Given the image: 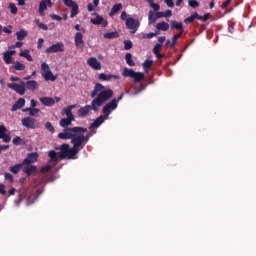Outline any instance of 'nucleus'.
I'll return each mask as SVG.
<instances>
[{
    "label": "nucleus",
    "mask_w": 256,
    "mask_h": 256,
    "mask_svg": "<svg viewBox=\"0 0 256 256\" xmlns=\"http://www.w3.org/2000/svg\"><path fill=\"white\" fill-rule=\"evenodd\" d=\"M90 97L93 99L91 104L78 109V117H87L91 111H99V108L103 107L104 103L113 98V90L111 88L107 89L101 83H96L90 93Z\"/></svg>",
    "instance_id": "obj_1"
},
{
    "label": "nucleus",
    "mask_w": 256,
    "mask_h": 256,
    "mask_svg": "<svg viewBox=\"0 0 256 256\" xmlns=\"http://www.w3.org/2000/svg\"><path fill=\"white\" fill-rule=\"evenodd\" d=\"M73 147L70 148L69 144H62L60 147H56L59 152L60 159H77V153L81 151L79 144L75 142V139L71 141Z\"/></svg>",
    "instance_id": "obj_2"
},
{
    "label": "nucleus",
    "mask_w": 256,
    "mask_h": 256,
    "mask_svg": "<svg viewBox=\"0 0 256 256\" xmlns=\"http://www.w3.org/2000/svg\"><path fill=\"white\" fill-rule=\"evenodd\" d=\"M78 133H87V128L81 126L66 128L63 132H60L58 134V138L71 139V141H73V139H77Z\"/></svg>",
    "instance_id": "obj_3"
},
{
    "label": "nucleus",
    "mask_w": 256,
    "mask_h": 256,
    "mask_svg": "<svg viewBox=\"0 0 256 256\" xmlns=\"http://www.w3.org/2000/svg\"><path fill=\"white\" fill-rule=\"evenodd\" d=\"M122 75L123 77H130L131 79H134V83H139L145 79V74L143 72H135L130 68H124Z\"/></svg>",
    "instance_id": "obj_4"
},
{
    "label": "nucleus",
    "mask_w": 256,
    "mask_h": 256,
    "mask_svg": "<svg viewBox=\"0 0 256 256\" xmlns=\"http://www.w3.org/2000/svg\"><path fill=\"white\" fill-rule=\"evenodd\" d=\"M95 133H97V131H90L87 133V135H83V133H78L76 139H74V142L78 144L81 150L85 147L86 143H89V139H91V137H93Z\"/></svg>",
    "instance_id": "obj_5"
},
{
    "label": "nucleus",
    "mask_w": 256,
    "mask_h": 256,
    "mask_svg": "<svg viewBox=\"0 0 256 256\" xmlns=\"http://www.w3.org/2000/svg\"><path fill=\"white\" fill-rule=\"evenodd\" d=\"M117 107H119L117 99H112L110 102L106 103L102 108L105 119H109V115L113 113Z\"/></svg>",
    "instance_id": "obj_6"
},
{
    "label": "nucleus",
    "mask_w": 256,
    "mask_h": 256,
    "mask_svg": "<svg viewBox=\"0 0 256 256\" xmlns=\"http://www.w3.org/2000/svg\"><path fill=\"white\" fill-rule=\"evenodd\" d=\"M41 75L45 79V81L57 80V76L53 75V72H51V68H49V64L45 62L41 64Z\"/></svg>",
    "instance_id": "obj_7"
},
{
    "label": "nucleus",
    "mask_w": 256,
    "mask_h": 256,
    "mask_svg": "<svg viewBox=\"0 0 256 256\" xmlns=\"http://www.w3.org/2000/svg\"><path fill=\"white\" fill-rule=\"evenodd\" d=\"M126 27L130 30V33L132 35H135L137 31H139V27H141V22H139L138 19H135L133 17H130L126 19Z\"/></svg>",
    "instance_id": "obj_8"
},
{
    "label": "nucleus",
    "mask_w": 256,
    "mask_h": 256,
    "mask_svg": "<svg viewBox=\"0 0 256 256\" xmlns=\"http://www.w3.org/2000/svg\"><path fill=\"white\" fill-rule=\"evenodd\" d=\"M64 5L66 7H69L71 9L70 17L73 19V17H77L79 15V5L76 4L73 0H62Z\"/></svg>",
    "instance_id": "obj_9"
},
{
    "label": "nucleus",
    "mask_w": 256,
    "mask_h": 256,
    "mask_svg": "<svg viewBox=\"0 0 256 256\" xmlns=\"http://www.w3.org/2000/svg\"><path fill=\"white\" fill-rule=\"evenodd\" d=\"M8 89H12L18 95H25V82L21 81L20 84L17 83H9L7 84Z\"/></svg>",
    "instance_id": "obj_10"
},
{
    "label": "nucleus",
    "mask_w": 256,
    "mask_h": 256,
    "mask_svg": "<svg viewBox=\"0 0 256 256\" xmlns=\"http://www.w3.org/2000/svg\"><path fill=\"white\" fill-rule=\"evenodd\" d=\"M22 125L23 127H26V129H37V127H39V125L37 124V119L33 117L23 118Z\"/></svg>",
    "instance_id": "obj_11"
},
{
    "label": "nucleus",
    "mask_w": 256,
    "mask_h": 256,
    "mask_svg": "<svg viewBox=\"0 0 256 256\" xmlns=\"http://www.w3.org/2000/svg\"><path fill=\"white\" fill-rule=\"evenodd\" d=\"M63 51H65V44L63 42L53 44L46 49V53H63Z\"/></svg>",
    "instance_id": "obj_12"
},
{
    "label": "nucleus",
    "mask_w": 256,
    "mask_h": 256,
    "mask_svg": "<svg viewBox=\"0 0 256 256\" xmlns=\"http://www.w3.org/2000/svg\"><path fill=\"white\" fill-rule=\"evenodd\" d=\"M37 159H39V153H28L27 157L23 160L22 163L23 165H31L32 163H37Z\"/></svg>",
    "instance_id": "obj_13"
},
{
    "label": "nucleus",
    "mask_w": 256,
    "mask_h": 256,
    "mask_svg": "<svg viewBox=\"0 0 256 256\" xmlns=\"http://www.w3.org/2000/svg\"><path fill=\"white\" fill-rule=\"evenodd\" d=\"M47 7H53V2H51V0H42L38 8V11L41 17L45 15V11H47Z\"/></svg>",
    "instance_id": "obj_14"
},
{
    "label": "nucleus",
    "mask_w": 256,
    "mask_h": 256,
    "mask_svg": "<svg viewBox=\"0 0 256 256\" xmlns=\"http://www.w3.org/2000/svg\"><path fill=\"white\" fill-rule=\"evenodd\" d=\"M87 65L94 69V71H101V62L97 61V58L95 57L88 58Z\"/></svg>",
    "instance_id": "obj_15"
},
{
    "label": "nucleus",
    "mask_w": 256,
    "mask_h": 256,
    "mask_svg": "<svg viewBox=\"0 0 256 256\" xmlns=\"http://www.w3.org/2000/svg\"><path fill=\"white\" fill-rule=\"evenodd\" d=\"M74 43L77 49L85 47V41H83V33L77 32L74 36Z\"/></svg>",
    "instance_id": "obj_16"
},
{
    "label": "nucleus",
    "mask_w": 256,
    "mask_h": 256,
    "mask_svg": "<svg viewBox=\"0 0 256 256\" xmlns=\"http://www.w3.org/2000/svg\"><path fill=\"white\" fill-rule=\"evenodd\" d=\"M77 106L75 104L69 105L66 108H63L62 115H66V118L68 119H74L75 115H73V109H75Z\"/></svg>",
    "instance_id": "obj_17"
},
{
    "label": "nucleus",
    "mask_w": 256,
    "mask_h": 256,
    "mask_svg": "<svg viewBox=\"0 0 256 256\" xmlns=\"http://www.w3.org/2000/svg\"><path fill=\"white\" fill-rule=\"evenodd\" d=\"M0 139H2L4 143L11 142V136L7 135V128L5 125H0Z\"/></svg>",
    "instance_id": "obj_18"
},
{
    "label": "nucleus",
    "mask_w": 256,
    "mask_h": 256,
    "mask_svg": "<svg viewBox=\"0 0 256 256\" xmlns=\"http://www.w3.org/2000/svg\"><path fill=\"white\" fill-rule=\"evenodd\" d=\"M106 119L105 116L101 115L98 118L94 120L92 124H90L89 129H97L98 127H101L103 123H105Z\"/></svg>",
    "instance_id": "obj_19"
},
{
    "label": "nucleus",
    "mask_w": 256,
    "mask_h": 256,
    "mask_svg": "<svg viewBox=\"0 0 256 256\" xmlns=\"http://www.w3.org/2000/svg\"><path fill=\"white\" fill-rule=\"evenodd\" d=\"M90 23H92V25H102V27H107L108 25L107 20H104L103 17L99 15H97L95 18H92Z\"/></svg>",
    "instance_id": "obj_20"
},
{
    "label": "nucleus",
    "mask_w": 256,
    "mask_h": 256,
    "mask_svg": "<svg viewBox=\"0 0 256 256\" xmlns=\"http://www.w3.org/2000/svg\"><path fill=\"white\" fill-rule=\"evenodd\" d=\"M13 55H15L14 50H8L3 53V60L6 65H11V61H13Z\"/></svg>",
    "instance_id": "obj_21"
},
{
    "label": "nucleus",
    "mask_w": 256,
    "mask_h": 256,
    "mask_svg": "<svg viewBox=\"0 0 256 256\" xmlns=\"http://www.w3.org/2000/svg\"><path fill=\"white\" fill-rule=\"evenodd\" d=\"M40 103H42V105L45 107H53V105H55V99L52 97L44 96L40 98Z\"/></svg>",
    "instance_id": "obj_22"
},
{
    "label": "nucleus",
    "mask_w": 256,
    "mask_h": 256,
    "mask_svg": "<svg viewBox=\"0 0 256 256\" xmlns=\"http://www.w3.org/2000/svg\"><path fill=\"white\" fill-rule=\"evenodd\" d=\"M48 157H50L49 163H59V159H61L59 157V152L57 153L55 150H50L48 152Z\"/></svg>",
    "instance_id": "obj_23"
},
{
    "label": "nucleus",
    "mask_w": 256,
    "mask_h": 256,
    "mask_svg": "<svg viewBox=\"0 0 256 256\" xmlns=\"http://www.w3.org/2000/svg\"><path fill=\"white\" fill-rule=\"evenodd\" d=\"M25 89L28 91H35L39 87V84H37V81L35 80H28L26 83H24Z\"/></svg>",
    "instance_id": "obj_24"
},
{
    "label": "nucleus",
    "mask_w": 256,
    "mask_h": 256,
    "mask_svg": "<svg viewBox=\"0 0 256 256\" xmlns=\"http://www.w3.org/2000/svg\"><path fill=\"white\" fill-rule=\"evenodd\" d=\"M98 79H100V81H111V79H120L119 75H113V74H105V73H100L98 76Z\"/></svg>",
    "instance_id": "obj_25"
},
{
    "label": "nucleus",
    "mask_w": 256,
    "mask_h": 256,
    "mask_svg": "<svg viewBox=\"0 0 256 256\" xmlns=\"http://www.w3.org/2000/svg\"><path fill=\"white\" fill-rule=\"evenodd\" d=\"M25 107V98H19L12 106L11 111H17Z\"/></svg>",
    "instance_id": "obj_26"
},
{
    "label": "nucleus",
    "mask_w": 256,
    "mask_h": 256,
    "mask_svg": "<svg viewBox=\"0 0 256 256\" xmlns=\"http://www.w3.org/2000/svg\"><path fill=\"white\" fill-rule=\"evenodd\" d=\"M75 121L73 118H62L59 122L60 127H63V129H68L69 125Z\"/></svg>",
    "instance_id": "obj_27"
},
{
    "label": "nucleus",
    "mask_w": 256,
    "mask_h": 256,
    "mask_svg": "<svg viewBox=\"0 0 256 256\" xmlns=\"http://www.w3.org/2000/svg\"><path fill=\"white\" fill-rule=\"evenodd\" d=\"M121 9H123V4L121 3L115 4L110 11V14H109L110 17H113V15H116V13H119Z\"/></svg>",
    "instance_id": "obj_28"
},
{
    "label": "nucleus",
    "mask_w": 256,
    "mask_h": 256,
    "mask_svg": "<svg viewBox=\"0 0 256 256\" xmlns=\"http://www.w3.org/2000/svg\"><path fill=\"white\" fill-rule=\"evenodd\" d=\"M158 31H169V23L162 21L156 25Z\"/></svg>",
    "instance_id": "obj_29"
},
{
    "label": "nucleus",
    "mask_w": 256,
    "mask_h": 256,
    "mask_svg": "<svg viewBox=\"0 0 256 256\" xmlns=\"http://www.w3.org/2000/svg\"><path fill=\"white\" fill-rule=\"evenodd\" d=\"M125 61L129 67H135V61H133V55L131 53H126Z\"/></svg>",
    "instance_id": "obj_30"
},
{
    "label": "nucleus",
    "mask_w": 256,
    "mask_h": 256,
    "mask_svg": "<svg viewBox=\"0 0 256 256\" xmlns=\"http://www.w3.org/2000/svg\"><path fill=\"white\" fill-rule=\"evenodd\" d=\"M155 21H157V14H155L153 10H150L148 14L149 25H152V23H155Z\"/></svg>",
    "instance_id": "obj_31"
},
{
    "label": "nucleus",
    "mask_w": 256,
    "mask_h": 256,
    "mask_svg": "<svg viewBox=\"0 0 256 256\" xmlns=\"http://www.w3.org/2000/svg\"><path fill=\"white\" fill-rule=\"evenodd\" d=\"M197 17H199V13L194 12L188 18H186L184 20V23H186V25H189V23H193V21H195V19H197Z\"/></svg>",
    "instance_id": "obj_32"
},
{
    "label": "nucleus",
    "mask_w": 256,
    "mask_h": 256,
    "mask_svg": "<svg viewBox=\"0 0 256 256\" xmlns=\"http://www.w3.org/2000/svg\"><path fill=\"white\" fill-rule=\"evenodd\" d=\"M119 33L117 31L104 33V39H117Z\"/></svg>",
    "instance_id": "obj_33"
},
{
    "label": "nucleus",
    "mask_w": 256,
    "mask_h": 256,
    "mask_svg": "<svg viewBox=\"0 0 256 256\" xmlns=\"http://www.w3.org/2000/svg\"><path fill=\"white\" fill-rule=\"evenodd\" d=\"M12 67L15 69V71H25V64L19 61L14 62Z\"/></svg>",
    "instance_id": "obj_34"
},
{
    "label": "nucleus",
    "mask_w": 256,
    "mask_h": 256,
    "mask_svg": "<svg viewBox=\"0 0 256 256\" xmlns=\"http://www.w3.org/2000/svg\"><path fill=\"white\" fill-rule=\"evenodd\" d=\"M171 28H172V29H178V30H180V31H184V30H183V23L177 22V21H175V20H172V21H171Z\"/></svg>",
    "instance_id": "obj_35"
},
{
    "label": "nucleus",
    "mask_w": 256,
    "mask_h": 256,
    "mask_svg": "<svg viewBox=\"0 0 256 256\" xmlns=\"http://www.w3.org/2000/svg\"><path fill=\"white\" fill-rule=\"evenodd\" d=\"M23 162L21 164H15L14 166L10 167L11 173H14V175H17L19 171H21V168L23 167Z\"/></svg>",
    "instance_id": "obj_36"
},
{
    "label": "nucleus",
    "mask_w": 256,
    "mask_h": 256,
    "mask_svg": "<svg viewBox=\"0 0 256 256\" xmlns=\"http://www.w3.org/2000/svg\"><path fill=\"white\" fill-rule=\"evenodd\" d=\"M19 56L20 57H25V59H27V61H33V57L31 56V54H29V50H24V51H21L19 53Z\"/></svg>",
    "instance_id": "obj_37"
},
{
    "label": "nucleus",
    "mask_w": 256,
    "mask_h": 256,
    "mask_svg": "<svg viewBox=\"0 0 256 256\" xmlns=\"http://www.w3.org/2000/svg\"><path fill=\"white\" fill-rule=\"evenodd\" d=\"M16 37H17L18 41H23V39H25V37H27V31L20 30V31L16 32Z\"/></svg>",
    "instance_id": "obj_38"
},
{
    "label": "nucleus",
    "mask_w": 256,
    "mask_h": 256,
    "mask_svg": "<svg viewBox=\"0 0 256 256\" xmlns=\"http://www.w3.org/2000/svg\"><path fill=\"white\" fill-rule=\"evenodd\" d=\"M183 31H180V33L178 34H175L173 37H172V44H171V47H175V45H177V41H179L181 35H183Z\"/></svg>",
    "instance_id": "obj_39"
},
{
    "label": "nucleus",
    "mask_w": 256,
    "mask_h": 256,
    "mask_svg": "<svg viewBox=\"0 0 256 256\" xmlns=\"http://www.w3.org/2000/svg\"><path fill=\"white\" fill-rule=\"evenodd\" d=\"M26 175H31V173H35V171H37V167L33 166V165H28L25 167L24 169Z\"/></svg>",
    "instance_id": "obj_40"
},
{
    "label": "nucleus",
    "mask_w": 256,
    "mask_h": 256,
    "mask_svg": "<svg viewBox=\"0 0 256 256\" xmlns=\"http://www.w3.org/2000/svg\"><path fill=\"white\" fill-rule=\"evenodd\" d=\"M143 65V69L144 71H149V69H151L152 65H153V60H145Z\"/></svg>",
    "instance_id": "obj_41"
},
{
    "label": "nucleus",
    "mask_w": 256,
    "mask_h": 256,
    "mask_svg": "<svg viewBox=\"0 0 256 256\" xmlns=\"http://www.w3.org/2000/svg\"><path fill=\"white\" fill-rule=\"evenodd\" d=\"M147 3H149L150 7H152V9H154V11H159V9H161V6L157 3H155L154 0H146Z\"/></svg>",
    "instance_id": "obj_42"
},
{
    "label": "nucleus",
    "mask_w": 256,
    "mask_h": 256,
    "mask_svg": "<svg viewBox=\"0 0 256 256\" xmlns=\"http://www.w3.org/2000/svg\"><path fill=\"white\" fill-rule=\"evenodd\" d=\"M37 197H38V195L35 194V193L30 194V195L28 196V198H27V203H28V205H33V202H34V201H37Z\"/></svg>",
    "instance_id": "obj_43"
},
{
    "label": "nucleus",
    "mask_w": 256,
    "mask_h": 256,
    "mask_svg": "<svg viewBox=\"0 0 256 256\" xmlns=\"http://www.w3.org/2000/svg\"><path fill=\"white\" fill-rule=\"evenodd\" d=\"M209 17H211V13H206V14H204L203 16H201V15L198 14L197 19H198L199 21H203V22L205 23L206 21H209Z\"/></svg>",
    "instance_id": "obj_44"
},
{
    "label": "nucleus",
    "mask_w": 256,
    "mask_h": 256,
    "mask_svg": "<svg viewBox=\"0 0 256 256\" xmlns=\"http://www.w3.org/2000/svg\"><path fill=\"white\" fill-rule=\"evenodd\" d=\"M35 23L39 27V29H42L43 31H47V29H49V27L46 24L41 23L39 19H36Z\"/></svg>",
    "instance_id": "obj_45"
},
{
    "label": "nucleus",
    "mask_w": 256,
    "mask_h": 256,
    "mask_svg": "<svg viewBox=\"0 0 256 256\" xmlns=\"http://www.w3.org/2000/svg\"><path fill=\"white\" fill-rule=\"evenodd\" d=\"M124 49L125 51H129V49H133V42H131V40L124 41Z\"/></svg>",
    "instance_id": "obj_46"
},
{
    "label": "nucleus",
    "mask_w": 256,
    "mask_h": 256,
    "mask_svg": "<svg viewBox=\"0 0 256 256\" xmlns=\"http://www.w3.org/2000/svg\"><path fill=\"white\" fill-rule=\"evenodd\" d=\"M45 129H47V131H50L52 134L55 133V127H53V124L51 122L45 123Z\"/></svg>",
    "instance_id": "obj_47"
},
{
    "label": "nucleus",
    "mask_w": 256,
    "mask_h": 256,
    "mask_svg": "<svg viewBox=\"0 0 256 256\" xmlns=\"http://www.w3.org/2000/svg\"><path fill=\"white\" fill-rule=\"evenodd\" d=\"M188 5L189 7H192V9H197V7H199V2L197 0H189Z\"/></svg>",
    "instance_id": "obj_48"
},
{
    "label": "nucleus",
    "mask_w": 256,
    "mask_h": 256,
    "mask_svg": "<svg viewBox=\"0 0 256 256\" xmlns=\"http://www.w3.org/2000/svg\"><path fill=\"white\" fill-rule=\"evenodd\" d=\"M9 9H10V12L12 13V15H17L18 9L14 3L9 4Z\"/></svg>",
    "instance_id": "obj_49"
},
{
    "label": "nucleus",
    "mask_w": 256,
    "mask_h": 256,
    "mask_svg": "<svg viewBox=\"0 0 256 256\" xmlns=\"http://www.w3.org/2000/svg\"><path fill=\"white\" fill-rule=\"evenodd\" d=\"M161 49H163V44L161 43H157L155 44L154 48H153V53H159L161 51Z\"/></svg>",
    "instance_id": "obj_50"
},
{
    "label": "nucleus",
    "mask_w": 256,
    "mask_h": 256,
    "mask_svg": "<svg viewBox=\"0 0 256 256\" xmlns=\"http://www.w3.org/2000/svg\"><path fill=\"white\" fill-rule=\"evenodd\" d=\"M39 110L38 108H31L30 109V112H29V116L30 117H37V114L39 113Z\"/></svg>",
    "instance_id": "obj_51"
},
{
    "label": "nucleus",
    "mask_w": 256,
    "mask_h": 256,
    "mask_svg": "<svg viewBox=\"0 0 256 256\" xmlns=\"http://www.w3.org/2000/svg\"><path fill=\"white\" fill-rule=\"evenodd\" d=\"M153 37H157V32H150L144 34L143 39H153Z\"/></svg>",
    "instance_id": "obj_52"
},
{
    "label": "nucleus",
    "mask_w": 256,
    "mask_h": 256,
    "mask_svg": "<svg viewBox=\"0 0 256 256\" xmlns=\"http://www.w3.org/2000/svg\"><path fill=\"white\" fill-rule=\"evenodd\" d=\"M13 145H21V143H23V139H21V137L16 136L15 138H13L12 140Z\"/></svg>",
    "instance_id": "obj_53"
},
{
    "label": "nucleus",
    "mask_w": 256,
    "mask_h": 256,
    "mask_svg": "<svg viewBox=\"0 0 256 256\" xmlns=\"http://www.w3.org/2000/svg\"><path fill=\"white\" fill-rule=\"evenodd\" d=\"M8 27H9V28L2 26V31H3L4 33H7V35H11V34L13 33V31L11 30V29H13V26L9 25Z\"/></svg>",
    "instance_id": "obj_54"
},
{
    "label": "nucleus",
    "mask_w": 256,
    "mask_h": 256,
    "mask_svg": "<svg viewBox=\"0 0 256 256\" xmlns=\"http://www.w3.org/2000/svg\"><path fill=\"white\" fill-rule=\"evenodd\" d=\"M5 180L9 181V183H13L14 179H13V175H11V173H5L4 174Z\"/></svg>",
    "instance_id": "obj_55"
},
{
    "label": "nucleus",
    "mask_w": 256,
    "mask_h": 256,
    "mask_svg": "<svg viewBox=\"0 0 256 256\" xmlns=\"http://www.w3.org/2000/svg\"><path fill=\"white\" fill-rule=\"evenodd\" d=\"M0 195H7V190L5 189V184L0 183Z\"/></svg>",
    "instance_id": "obj_56"
},
{
    "label": "nucleus",
    "mask_w": 256,
    "mask_h": 256,
    "mask_svg": "<svg viewBox=\"0 0 256 256\" xmlns=\"http://www.w3.org/2000/svg\"><path fill=\"white\" fill-rule=\"evenodd\" d=\"M47 171H51V165H46L41 168V173H47Z\"/></svg>",
    "instance_id": "obj_57"
},
{
    "label": "nucleus",
    "mask_w": 256,
    "mask_h": 256,
    "mask_svg": "<svg viewBox=\"0 0 256 256\" xmlns=\"http://www.w3.org/2000/svg\"><path fill=\"white\" fill-rule=\"evenodd\" d=\"M120 19H121L122 21H125V22L127 23V19H129V18H127V12L123 11V12L121 13V15H120Z\"/></svg>",
    "instance_id": "obj_58"
},
{
    "label": "nucleus",
    "mask_w": 256,
    "mask_h": 256,
    "mask_svg": "<svg viewBox=\"0 0 256 256\" xmlns=\"http://www.w3.org/2000/svg\"><path fill=\"white\" fill-rule=\"evenodd\" d=\"M21 47H23V42L18 41L15 43V45L12 47L13 49H21Z\"/></svg>",
    "instance_id": "obj_59"
},
{
    "label": "nucleus",
    "mask_w": 256,
    "mask_h": 256,
    "mask_svg": "<svg viewBox=\"0 0 256 256\" xmlns=\"http://www.w3.org/2000/svg\"><path fill=\"white\" fill-rule=\"evenodd\" d=\"M43 43H45V40L43 38H40L37 42L38 49H41V47H43Z\"/></svg>",
    "instance_id": "obj_60"
},
{
    "label": "nucleus",
    "mask_w": 256,
    "mask_h": 256,
    "mask_svg": "<svg viewBox=\"0 0 256 256\" xmlns=\"http://www.w3.org/2000/svg\"><path fill=\"white\" fill-rule=\"evenodd\" d=\"M229 5H231V0H226V1L222 4V9H227V7H229Z\"/></svg>",
    "instance_id": "obj_61"
},
{
    "label": "nucleus",
    "mask_w": 256,
    "mask_h": 256,
    "mask_svg": "<svg viewBox=\"0 0 256 256\" xmlns=\"http://www.w3.org/2000/svg\"><path fill=\"white\" fill-rule=\"evenodd\" d=\"M51 19H54L55 21H61V16L57 15V14H52L50 15Z\"/></svg>",
    "instance_id": "obj_62"
},
{
    "label": "nucleus",
    "mask_w": 256,
    "mask_h": 256,
    "mask_svg": "<svg viewBox=\"0 0 256 256\" xmlns=\"http://www.w3.org/2000/svg\"><path fill=\"white\" fill-rule=\"evenodd\" d=\"M165 3L171 8L175 7V3L173 2V0H165Z\"/></svg>",
    "instance_id": "obj_63"
},
{
    "label": "nucleus",
    "mask_w": 256,
    "mask_h": 256,
    "mask_svg": "<svg viewBox=\"0 0 256 256\" xmlns=\"http://www.w3.org/2000/svg\"><path fill=\"white\" fill-rule=\"evenodd\" d=\"M171 15H173V12L171 10H166L164 12V17H171Z\"/></svg>",
    "instance_id": "obj_64"
}]
</instances>
